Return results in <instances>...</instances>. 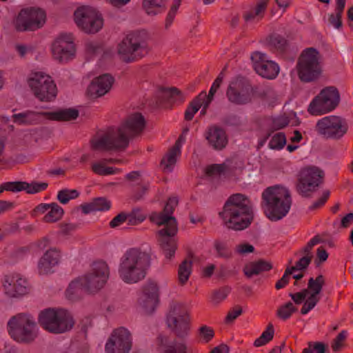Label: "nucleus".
<instances>
[{
	"mask_svg": "<svg viewBox=\"0 0 353 353\" xmlns=\"http://www.w3.org/2000/svg\"><path fill=\"white\" fill-rule=\"evenodd\" d=\"M219 215L223 225L234 231L248 228L254 217L252 202L247 196L241 193L230 195Z\"/></svg>",
	"mask_w": 353,
	"mask_h": 353,
	"instance_id": "f257e3e1",
	"label": "nucleus"
},
{
	"mask_svg": "<svg viewBox=\"0 0 353 353\" xmlns=\"http://www.w3.org/2000/svg\"><path fill=\"white\" fill-rule=\"evenodd\" d=\"M151 256L146 252L138 248H131L123 256L119 268L120 278L126 283H136L146 276V270L150 265Z\"/></svg>",
	"mask_w": 353,
	"mask_h": 353,
	"instance_id": "f03ea898",
	"label": "nucleus"
},
{
	"mask_svg": "<svg viewBox=\"0 0 353 353\" xmlns=\"http://www.w3.org/2000/svg\"><path fill=\"white\" fill-rule=\"evenodd\" d=\"M262 200L264 213L271 221H277L285 217L292 202L290 191L279 185L265 189L262 193Z\"/></svg>",
	"mask_w": 353,
	"mask_h": 353,
	"instance_id": "7ed1b4c3",
	"label": "nucleus"
},
{
	"mask_svg": "<svg viewBox=\"0 0 353 353\" xmlns=\"http://www.w3.org/2000/svg\"><path fill=\"white\" fill-rule=\"evenodd\" d=\"M148 34L145 30L128 33L117 46L119 59L125 63L137 62L150 52Z\"/></svg>",
	"mask_w": 353,
	"mask_h": 353,
	"instance_id": "20e7f679",
	"label": "nucleus"
},
{
	"mask_svg": "<svg viewBox=\"0 0 353 353\" xmlns=\"http://www.w3.org/2000/svg\"><path fill=\"white\" fill-rule=\"evenodd\" d=\"M39 325L50 333L59 334L71 330L75 321L72 315L62 308H46L40 312Z\"/></svg>",
	"mask_w": 353,
	"mask_h": 353,
	"instance_id": "39448f33",
	"label": "nucleus"
},
{
	"mask_svg": "<svg viewBox=\"0 0 353 353\" xmlns=\"http://www.w3.org/2000/svg\"><path fill=\"white\" fill-rule=\"evenodd\" d=\"M8 327L11 338L20 343L30 344L38 336L37 323L27 314L12 316L8 322Z\"/></svg>",
	"mask_w": 353,
	"mask_h": 353,
	"instance_id": "423d86ee",
	"label": "nucleus"
},
{
	"mask_svg": "<svg viewBox=\"0 0 353 353\" xmlns=\"http://www.w3.org/2000/svg\"><path fill=\"white\" fill-rule=\"evenodd\" d=\"M319 52L314 48L305 49L298 59L297 74L301 81L310 83L317 80L321 73Z\"/></svg>",
	"mask_w": 353,
	"mask_h": 353,
	"instance_id": "0eeeda50",
	"label": "nucleus"
},
{
	"mask_svg": "<svg viewBox=\"0 0 353 353\" xmlns=\"http://www.w3.org/2000/svg\"><path fill=\"white\" fill-rule=\"evenodd\" d=\"M132 139L120 125L110 128L97 139L90 141L91 149L101 151H124Z\"/></svg>",
	"mask_w": 353,
	"mask_h": 353,
	"instance_id": "6e6552de",
	"label": "nucleus"
},
{
	"mask_svg": "<svg viewBox=\"0 0 353 353\" xmlns=\"http://www.w3.org/2000/svg\"><path fill=\"white\" fill-rule=\"evenodd\" d=\"M28 84L34 96L40 101L51 102L57 97V85L52 77L44 72H32L28 79Z\"/></svg>",
	"mask_w": 353,
	"mask_h": 353,
	"instance_id": "1a4fd4ad",
	"label": "nucleus"
},
{
	"mask_svg": "<svg viewBox=\"0 0 353 353\" xmlns=\"http://www.w3.org/2000/svg\"><path fill=\"white\" fill-rule=\"evenodd\" d=\"M340 100V93L336 87H325L311 101L307 111L312 115L327 113L339 105Z\"/></svg>",
	"mask_w": 353,
	"mask_h": 353,
	"instance_id": "9d476101",
	"label": "nucleus"
},
{
	"mask_svg": "<svg viewBox=\"0 0 353 353\" xmlns=\"http://www.w3.org/2000/svg\"><path fill=\"white\" fill-rule=\"evenodd\" d=\"M74 20L77 27L88 34L98 32L103 25L101 14L88 6L79 7L74 12Z\"/></svg>",
	"mask_w": 353,
	"mask_h": 353,
	"instance_id": "9b49d317",
	"label": "nucleus"
},
{
	"mask_svg": "<svg viewBox=\"0 0 353 353\" xmlns=\"http://www.w3.org/2000/svg\"><path fill=\"white\" fill-rule=\"evenodd\" d=\"M316 130L326 139L339 140L347 133L348 125L345 119L331 115L319 120L316 125Z\"/></svg>",
	"mask_w": 353,
	"mask_h": 353,
	"instance_id": "f8f14e48",
	"label": "nucleus"
},
{
	"mask_svg": "<svg viewBox=\"0 0 353 353\" xmlns=\"http://www.w3.org/2000/svg\"><path fill=\"white\" fill-rule=\"evenodd\" d=\"M253 88L249 81L237 77L230 81L226 90L228 100L236 105H244L251 102Z\"/></svg>",
	"mask_w": 353,
	"mask_h": 353,
	"instance_id": "ddd939ff",
	"label": "nucleus"
},
{
	"mask_svg": "<svg viewBox=\"0 0 353 353\" xmlns=\"http://www.w3.org/2000/svg\"><path fill=\"white\" fill-rule=\"evenodd\" d=\"M323 177V172L317 168L311 167L301 170L296 184L297 192L302 196H310V193L315 191L322 183Z\"/></svg>",
	"mask_w": 353,
	"mask_h": 353,
	"instance_id": "4468645a",
	"label": "nucleus"
},
{
	"mask_svg": "<svg viewBox=\"0 0 353 353\" xmlns=\"http://www.w3.org/2000/svg\"><path fill=\"white\" fill-rule=\"evenodd\" d=\"M109 268L104 261L93 263L92 272L81 277L85 292H95L103 287L109 277Z\"/></svg>",
	"mask_w": 353,
	"mask_h": 353,
	"instance_id": "2eb2a0df",
	"label": "nucleus"
},
{
	"mask_svg": "<svg viewBox=\"0 0 353 353\" xmlns=\"http://www.w3.org/2000/svg\"><path fill=\"white\" fill-rule=\"evenodd\" d=\"M46 13L40 8H29L21 10L16 22L18 31H34L43 26Z\"/></svg>",
	"mask_w": 353,
	"mask_h": 353,
	"instance_id": "dca6fc26",
	"label": "nucleus"
},
{
	"mask_svg": "<svg viewBox=\"0 0 353 353\" xmlns=\"http://www.w3.org/2000/svg\"><path fill=\"white\" fill-rule=\"evenodd\" d=\"M132 345L131 334L121 327L113 331L105 344V350L106 353H128Z\"/></svg>",
	"mask_w": 353,
	"mask_h": 353,
	"instance_id": "f3484780",
	"label": "nucleus"
},
{
	"mask_svg": "<svg viewBox=\"0 0 353 353\" xmlns=\"http://www.w3.org/2000/svg\"><path fill=\"white\" fill-rule=\"evenodd\" d=\"M53 57L59 62H67L75 53L73 37L70 33H62L54 41L52 46Z\"/></svg>",
	"mask_w": 353,
	"mask_h": 353,
	"instance_id": "a211bd4d",
	"label": "nucleus"
},
{
	"mask_svg": "<svg viewBox=\"0 0 353 353\" xmlns=\"http://www.w3.org/2000/svg\"><path fill=\"white\" fill-rule=\"evenodd\" d=\"M251 60L253 62L254 70L263 78L274 79L279 72L278 64L272 61L267 60L265 53L255 51L251 54Z\"/></svg>",
	"mask_w": 353,
	"mask_h": 353,
	"instance_id": "6ab92c4d",
	"label": "nucleus"
},
{
	"mask_svg": "<svg viewBox=\"0 0 353 353\" xmlns=\"http://www.w3.org/2000/svg\"><path fill=\"white\" fill-rule=\"evenodd\" d=\"M178 202L176 197L169 198L161 212H152L151 213L149 216L150 221L158 225H164V228H172V225L178 228L176 219L172 216Z\"/></svg>",
	"mask_w": 353,
	"mask_h": 353,
	"instance_id": "aec40b11",
	"label": "nucleus"
},
{
	"mask_svg": "<svg viewBox=\"0 0 353 353\" xmlns=\"http://www.w3.org/2000/svg\"><path fill=\"white\" fill-rule=\"evenodd\" d=\"M178 303L172 302L170 304V312L167 316L168 327L173 330L176 336L184 339L188 334V317L186 314L176 316Z\"/></svg>",
	"mask_w": 353,
	"mask_h": 353,
	"instance_id": "412c9836",
	"label": "nucleus"
},
{
	"mask_svg": "<svg viewBox=\"0 0 353 353\" xmlns=\"http://www.w3.org/2000/svg\"><path fill=\"white\" fill-rule=\"evenodd\" d=\"M178 232V228H163L158 231V239L161 250L167 259H172L177 248L176 241L174 236Z\"/></svg>",
	"mask_w": 353,
	"mask_h": 353,
	"instance_id": "4be33fe9",
	"label": "nucleus"
},
{
	"mask_svg": "<svg viewBox=\"0 0 353 353\" xmlns=\"http://www.w3.org/2000/svg\"><path fill=\"white\" fill-rule=\"evenodd\" d=\"M3 286L6 294L10 297L22 296L30 290L28 281L18 274L6 276Z\"/></svg>",
	"mask_w": 353,
	"mask_h": 353,
	"instance_id": "5701e85b",
	"label": "nucleus"
},
{
	"mask_svg": "<svg viewBox=\"0 0 353 353\" xmlns=\"http://www.w3.org/2000/svg\"><path fill=\"white\" fill-rule=\"evenodd\" d=\"M144 299L141 303L146 313L154 311L159 302V289L157 283L148 281L143 287Z\"/></svg>",
	"mask_w": 353,
	"mask_h": 353,
	"instance_id": "b1692460",
	"label": "nucleus"
},
{
	"mask_svg": "<svg viewBox=\"0 0 353 353\" xmlns=\"http://www.w3.org/2000/svg\"><path fill=\"white\" fill-rule=\"evenodd\" d=\"M205 139L209 145L215 150H222L228 143V138L225 130L216 125L208 128Z\"/></svg>",
	"mask_w": 353,
	"mask_h": 353,
	"instance_id": "393cba45",
	"label": "nucleus"
},
{
	"mask_svg": "<svg viewBox=\"0 0 353 353\" xmlns=\"http://www.w3.org/2000/svg\"><path fill=\"white\" fill-rule=\"evenodd\" d=\"M114 79L110 74H103L97 77L88 87L91 97L97 98L108 92L114 83Z\"/></svg>",
	"mask_w": 353,
	"mask_h": 353,
	"instance_id": "a878e982",
	"label": "nucleus"
},
{
	"mask_svg": "<svg viewBox=\"0 0 353 353\" xmlns=\"http://www.w3.org/2000/svg\"><path fill=\"white\" fill-rule=\"evenodd\" d=\"M121 126L131 138H133L143 130L145 120L141 113L136 112L130 115Z\"/></svg>",
	"mask_w": 353,
	"mask_h": 353,
	"instance_id": "bb28decb",
	"label": "nucleus"
},
{
	"mask_svg": "<svg viewBox=\"0 0 353 353\" xmlns=\"http://www.w3.org/2000/svg\"><path fill=\"white\" fill-rule=\"evenodd\" d=\"M272 269V264L271 262L259 259L246 264L243 269V272L247 278L250 279L254 275L268 272Z\"/></svg>",
	"mask_w": 353,
	"mask_h": 353,
	"instance_id": "cd10ccee",
	"label": "nucleus"
},
{
	"mask_svg": "<svg viewBox=\"0 0 353 353\" xmlns=\"http://www.w3.org/2000/svg\"><path fill=\"white\" fill-rule=\"evenodd\" d=\"M47 112L26 111L12 115L13 121L19 125H37L41 122L42 117Z\"/></svg>",
	"mask_w": 353,
	"mask_h": 353,
	"instance_id": "c85d7f7f",
	"label": "nucleus"
},
{
	"mask_svg": "<svg viewBox=\"0 0 353 353\" xmlns=\"http://www.w3.org/2000/svg\"><path fill=\"white\" fill-rule=\"evenodd\" d=\"M181 139H182V136H180L174 146L168 150L162 158L161 165L163 167V171L171 172L173 166L176 164L177 156L181 153V145H179Z\"/></svg>",
	"mask_w": 353,
	"mask_h": 353,
	"instance_id": "c756f323",
	"label": "nucleus"
},
{
	"mask_svg": "<svg viewBox=\"0 0 353 353\" xmlns=\"http://www.w3.org/2000/svg\"><path fill=\"white\" fill-rule=\"evenodd\" d=\"M45 117L49 120L57 121H70L75 120L79 115L78 110L74 108L62 109L55 112L44 113Z\"/></svg>",
	"mask_w": 353,
	"mask_h": 353,
	"instance_id": "7c9ffc66",
	"label": "nucleus"
},
{
	"mask_svg": "<svg viewBox=\"0 0 353 353\" xmlns=\"http://www.w3.org/2000/svg\"><path fill=\"white\" fill-rule=\"evenodd\" d=\"M268 48L274 52L281 54H285L289 48L288 40L279 34H272L267 39Z\"/></svg>",
	"mask_w": 353,
	"mask_h": 353,
	"instance_id": "2f4dec72",
	"label": "nucleus"
},
{
	"mask_svg": "<svg viewBox=\"0 0 353 353\" xmlns=\"http://www.w3.org/2000/svg\"><path fill=\"white\" fill-rule=\"evenodd\" d=\"M82 212L87 214L94 211H106L111 207V202L105 197L94 199L90 203H84L79 206Z\"/></svg>",
	"mask_w": 353,
	"mask_h": 353,
	"instance_id": "473e14b6",
	"label": "nucleus"
},
{
	"mask_svg": "<svg viewBox=\"0 0 353 353\" xmlns=\"http://www.w3.org/2000/svg\"><path fill=\"white\" fill-rule=\"evenodd\" d=\"M168 0H142V8L149 16H156L167 8Z\"/></svg>",
	"mask_w": 353,
	"mask_h": 353,
	"instance_id": "72a5a7b5",
	"label": "nucleus"
},
{
	"mask_svg": "<svg viewBox=\"0 0 353 353\" xmlns=\"http://www.w3.org/2000/svg\"><path fill=\"white\" fill-rule=\"evenodd\" d=\"M205 97L206 93L205 92H202L189 103L184 114V119L185 121H189L192 120L194 114L201 108V101Z\"/></svg>",
	"mask_w": 353,
	"mask_h": 353,
	"instance_id": "f704fd0d",
	"label": "nucleus"
},
{
	"mask_svg": "<svg viewBox=\"0 0 353 353\" xmlns=\"http://www.w3.org/2000/svg\"><path fill=\"white\" fill-rule=\"evenodd\" d=\"M161 92L162 97L169 103H174L178 102L181 103L184 101L185 97L183 93L175 87L161 88Z\"/></svg>",
	"mask_w": 353,
	"mask_h": 353,
	"instance_id": "c9c22d12",
	"label": "nucleus"
},
{
	"mask_svg": "<svg viewBox=\"0 0 353 353\" xmlns=\"http://www.w3.org/2000/svg\"><path fill=\"white\" fill-rule=\"evenodd\" d=\"M83 292H85L83 282L81 278H78L69 284L65 293L68 299L75 300L81 296Z\"/></svg>",
	"mask_w": 353,
	"mask_h": 353,
	"instance_id": "e433bc0d",
	"label": "nucleus"
},
{
	"mask_svg": "<svg viewBox=\"0 0 353 353\" xmlns=\"http://www.w3.org/2000/svg\"><path fill=\"white\" fill-rule=\"evenodd\" d=\"M325 278L322 274H319L316 279L312 277L310 278L307 285L311 294L309 296L314 299H320L318 295L321 293L325 285Z\"/></svg>",
	"mask_w": 353,
	"mask_h": 353,
	"instance_id": "4c0bfd02",
	"label": "nucleus"
},
{
	"mask_svg": "<svg viewBox=\"0 0 353 353\" xmlns=\"http://www.w3.org/2000/svg\"><path fill=\"white\" fill-rule=\"evenodd\" d=\"M336 14H330L328 21L332 26L339 29L342 26L341 17L345 6V0H336Z\"/></svg>",
	"mask_w": 353,
	"mask_h": 353,
	"instance_id": "58836bf2",
	"label": "nucleus"
},
{
	"mask_svg": "<svg viewBox=\"0 0 353 353\" xmlns=\"http://www.w3.org/2000/svg\"><path fill=\"white\" fill-rule=\"evenodd\" d=\"M49 212L44 216L43 220L46 223H54L60 220L63 214V209L57 203H50Z\"/></svg>",
	"mask_w": 353,
	"mask_h": 353,
	"instance_id": "ea45409f",
	"label": "nucleus"
},
{
	"mask_svg": "<svg viewBox=\"0 0 353 353\" xmlns=\"http://www.w3.org/2000/svg\"><path fill=\"white\" fill-rule=\"evenodd\" d=\"M192 261L185 259L179 265L178 270V276L179 283L181 285L186 283L192 272Z\"/></svg>",
	"mask_w": 353,
	"mask_h": 353,
	"instance_id": "a19ab883",
	"label": "nucleus"
},
{
	"mask_svg": "<svg viewBox=\"0 0 353 353\" xmlns=\"http://www.w3.org/2000/svg\"><path fill=\"white\" fill-rule=\"evenodd\" d=\"M297 307H295L290 301L281 305L276 311V316L278 318L285 321L290 318L293 313L296 312Z\"/></svg>",
	"mask_w": 353,
	"mask_h": 353,
	"instance_id": "79ce46f5",
	"label": "nucleus"
},
{
	"mask_svg": "<svg viewBox=\"0 0 353 353\" xmlns=\"http://www.w3.org/2000/svg\"><path fill=\"white\" fill-rule=\"evenodd\" d=\"M24 188L23 190L28 194H33L41 192L48 187V183L46 182L32 181L30 183L23 181Z\"/></svg>",
	"mask_w": 353,
	"mask_h": 353,
	"instance_id": "37998d69",
	"label": "nucleus"
},
{
	"mask_svg": "<svg viewBox=\"0 0 353 353\" xmlns=\"http://www.w3.org/2000/svg\"><path fill=\"white\" fill-rule=\"evenodd\" d=\"M214 248L219 257L229 259L232 256V250L225 242L215 241Z\"/></svg>",
	"mask_w": 353,
	"mask_h": 353,
	"instance_id": "c03bdc74",
	"label": "nucleus"
},
{
	"mask_svg": "<svg viewBox=\"0 0 353 353\" xmlns=\"http://www.w3.org/2000/svg\"><path fill=\"white\" fill-rule=\"evenodd\" d=\"M286 144V137L284 132L276 133L270 139L268 146L272 150H280Z\"/></svg>",
	"mask_w": 353,
	"mask_h": 353,
	"instance_id": "a18cd8bd",
	"label": "nucleus"
},
{
	"mask_svg": "<svg viewBox=\"0 0 353 353\" xmlns=\"http://www.w3.org/2000/svg\"><path fill=\"white\" fill-rule=\"evenodd\" d=\"M79 196L77 190L63 189L57 194V199L62 204L68 203L70 200L74 199Z\"/></svg>",
	"mask_w": 353,
	"mask_h": 353,
	"instance_id": "49530a36",
	"label": "nucleus"
},
{
	"mask_svg": "<svg viewBox=\"0 0 353 353\" xmlns=\"http://www.w3.org/2000/svg\"><path fill=\"white\" fill-rule=\"evenodd\" d=\"M230 290L231 289L228 286H224L217 290H214L212 292L211 301L216 305L220 303L228 296Z\"/></svg>",
	"mask_w": 353,
	"mask_h": 353,
	"instance_id": "de8ad7c7",
	"label": "nucleus"
},
{
	"mask_svg": "<svg viewBox=\"0 0 353 353\" xmlns=\"http://www.w3.org/2000/svg\"><path fill=\"white\" fill-rule=\"evenodd\" d=\"M312 258L311 256H303L301 257L293 266H288V268L292 272L296 271H305L307 269L311 263Z\"/></svg>",
	"mask_w": 353,
	"mask_h": 353,
	"instance_id": "09e8293b",
	"label": "nucleus"
},
{
	"mask_svg": "<svg viewBox=\"0 0 353 353\" xmlns=\"http://www.w3.org/2000/svg\"><path fill=\"white\" fill-rule=\"evenodd\" d=\"M188 347L183 342L172 341L170 344L165 345V353H188Z\"/></svg>",
	"mask_w": 353,
	"mask_h": 353,
	"instance_id": "8fccbe9b",
	"label": "nucleus"
},
{
	"mask_svg": "<svg viewBox=\"0 0 353 353\" xmlns=\"http://www.w3.org/2000/svg\"><path fill=\"white\" fill-rule=\"evenodd\" d=\"M321 241V238L319 235L314 236L307 244L305 246L302 248L298 252L295 254H303V256H311V258L313 259V254L312 252V248L314 245L319 243Z\"/></svg>",
	"mask_w": 353,
	"mask_h": 353,
	"instance_id": "3c124183",
	"label": "nucleus"
},
{
	"mask_svg": "<svg viewBox=\"0 0 353 353\" xmlns=\"http://www.w3.org/2000/svg\"><path fill=\"white\" fill-rule=\"evenodd\" d=\"M198 334L200 340L207 343L214 338V331L211 327L203 325L198 330Z\"/></svg>",
	"mask_w": 353,
	"mask_h": 353,
	"instance_id": "603ef678",
	"label": "nucleus"
},
{
	"mask_svg": "<svg viewBox=\"0 0 353 353\" xmlns=\"http://www.w3.org/2000/svg\"><path fill=\"white\" fill-rule=\"evenodd\" d=\"M2 192L3 191H9L12 192H18L23 191L24 188L23 181H8L2 183Z\"/></svg>",
	"mask_w": 353,
	"mask_h": 353,
	"instance_id": "864d4df0",
	"label": "nucleus"
},
{
	"mask_svg": "<svg viewBox=\"0 0 353 353\" xmlns=\"http://www.w3.org/2000/svg\"><path fill=\"white\" fill-rule=\"evenodd\" d=\"M48 254H43L38 263V269L40 274H47L51 272L52 267L55 265L51 264L47 259Z\"/></svg>",
	"mask_w": 353,
	"mask_h": 353,
	"instance_id": "5fc2aeb1",
	"label": "nucleus"
},
{
	"mask_svg": "<svg viewBox=\"0 0 353 353\" xmlns=\"http://www.w3.org/2000/svg\"><path fill=\"white\" fill-rule=\"evenodd\" d=\"M346 336L347 332L345 330H343L333 340L331 347L334 352H339L343 347V343L345 341Z\"/></svg>",
	"mask_w": 353,
	"mask_h": 353,
	"instance_id": "6e6d98bb",
	"label": "nucleus"
},
{
	"mask_svg": "<svg viewBox=\"0 0 353 353\" xmlns=\"http://www.w3.org/2000/svg\"><path fill=\"white\" fill-rule=\"evenodd\" d=\"M225 170V164H212L208 166L205 169V174L208 176L221 174Z\"/></svg>",
	"mask_w": 353,
	"mask_h": 353,
	"instance_id": "4d7b16f0",
	"label": "nucleus"
},
{
	"mask_svg": "<svg viewBox=\"0 0 353 353\" xmlns=\"http://www.w3.org/2000/svg\"><path fill=\"white\" fill-rule=\"evenodd\" d=\"M150 188V184L148 183L143 185L141 188L137 189L134 191L132 196V199L134 202H137L139 201H141L143 199L144 196L148 192V190Z\"/></svg>",
	"mask_w": 353,
	"mask_h": 353,
	"instance_id": "13d9d810",
	"label": "nucleus"
},
{
	"mask_svg": "<svg viewBox=\"0 0 353 353\" xmlns=\"http://www.w3.org/2000/svg\"><path fill=\"white\" fill-rule=\"evenodd\" d=\"M292 274L293 272L287 267L283 276L276 283V289L280 290L288 285Z\"/></svg>",
	"mask_w": 353,
	"mask_h": 353,
	"instance_id": "bf43d9fd",
	"label": "nucleus"
},
{
	"mask_svg": "<svg viewBox=\"0 0 353 353\" xmlns=\"http://www.w3.org/2000/svg\"><path fill=\"white\" fill-rule=\"evenodd\" d=\"M243 313L242 307L240 305H236L232 310H230L225 319L226 323L233 322L239 316Z\"/></svg>",
	"mask_w": 353,
	"mask_h": 353,
	"instance_id": "052dcab7",
	"label": "nucleus"
},
{
	"mask_svg": "<svg viewBox=\"0 0 353 353\" xmlns=\"http://www.w3.org/2000/svg\"><path fill=\"white\" fill-rule=\"evenodd\" d=\"M320 299H314L311 296H308L307 299L304 303L303 307L301 309V313L302 314H307L311 310H312L317 303L319 301Z\"/></svg>",
	"mask_w": 353,
	"mask_h": 353,
	"instance_id": "680f3d73",
	"label": "nucleus"
},
{
	"mask_svg": "<svg viewBox=\"0 0 353 353\" xmlns=\"http://www.w3.org/2000/svg\"><path fill=\"white\" fill-rule=\"evenodd\" d=\"M330 192L329 190L324 191L322 196L317 201H314L312 203V205H311L309 207V210H316V209L322 207L325 203L327 200L328 199V198L330 196Z\"/></svg>",
	"mask_w": 353,
	"mask_h": 353,
	"instance_id": "e2e57ef3",
	"label": "nucleus"
},
{
	"mask_svg": "<svg viewBox=\"0 0 353 353\" xmlns=\"http://www.w3.org/2000/svg\"><path fill=\"white\" fill-rule=\"evenodd\" d=\"M179 6L172 4L165 19V28L168 29L172 25Z\"/></svg>",
	"mask_w": 353,
	"mask_h": 353,
	"instance_id": "0e129e2a",
	"label": "nucleus"
},
{
	"mask_svg": "<svg viewBox=\"0 0 353 353\" xmlns=\"http://www.w3.org/2000/svg\"><path fill=\"white\" fill-rule=\"evenodd\" d=\"M128 217L126 216V213L121 212L112 219V220L110 222V226L112 228H117L126 221Z\"/></svg>",
	"mask_w": 353,
	"mask_h": 353,
	"instance_id": "69168bd1",
	"label": "nucleus"
},
{
	"mask_svg": "<svg viewBox=\"0 0 353 353\" xmlns=\"http://www.w3.org/2000/svg\"><path fill=\"white\" fill-rule=\"evenodd\" d=\"M44 254H48L47 259L48 261L51 262V264H54L55 265L58 264L60 259V254L55 248L47 250Z\"/></svg>",
	"mask_w": 353,
	"mask_h": 353,
	"instance_id": "338daca9",
	"label": "nucleus"
},
{
	"mask_svg": "<svg viewBox=\"0 0 353 353\" xmlns=\"http://www.w3.org/2000/svg\"><path fill=\"white\" fill-rule=\"evenodd\" d=\"M289 123L290 121L287 117H279L273 120V127L276 130L283 129L288 126Z\"/></svg>",
	"mask_w": 353,
	"mask_h": 353,
	"instance_id": "774afa93",
	"label": "nucleus"
}]
</instances>
